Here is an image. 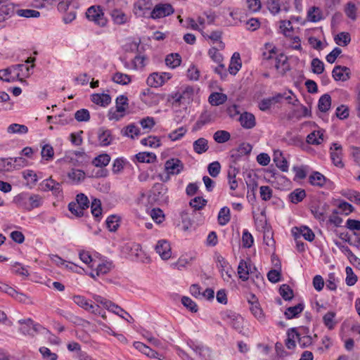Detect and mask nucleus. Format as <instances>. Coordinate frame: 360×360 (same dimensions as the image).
Masks as SVG:
<instances>
[{
  "label": "nucleus",
  "mask_w": 360,
  "mask_h": 360,
  "mask_svg": "<svg viewBox=\"0 0 360 360\" xmlns=\"http://www.w3.org/2000/svg\"><path fill=\"white\" fill-rule=\"evenodd\" d=\"M262 59L264 60L274 61V67L282 75L285 74L290 70V65L288 58L283 53H277L276 47L271 43H266L263 49Z\"/></svg>",
  "instance_id": "nucleus-1"
},
{
  "label": "nucleus",
  "mask_w": 360,
  "mask_h": 360,
  "mask_svg": "<svg viewBox=\"0 0 360 360\" xmlns=\"http://www.w3.org/2000/svg\"><path fill=\"white\" fill-rule=\"evenodd\" d=\"M17 203L27 211L39 207L44 202V198L39 194L22 193L16 196Z\"/></svg>",
  "instance_id": "nucleus-2"
},
{
  "label": "nucleus",
  "mask_w": 360,
  "mask_h": 360,
  "mask_svg": "<svg viewBox=\"0 0 360 360\" xmlns=\"http://www.w3.org/2000/svg\"><path fill=\"white\" fill-rule=\"evenodd\" d=\"M184 169V165L179 158H170L165 162V170L167 175L164 179L162 175H159L162 181H167L170 179V175H177Z\"/></svg>",
  "instance_id": "nucleus-3"
},
{
  "label": "nucleus",
  "mask_w": 360,
  "mask_h": 360,
  "mask_svg": "<svg viewBox=\"0 0 360 360\" xmlns=\"http://www.w3.org/2000/svg\"><path fill=\"white\" fill-rule=\"evenodd\" d=\"M86 17L89 21L93 22L99 27H105L108 22L103 9L100 6H90L86 12Z\"/></svg>",
  "instance_id": "nucleus-4"
},
{
  "label": "nucleus",
  "mask_w": 360,
  "mask_h": 360,
  "mask_svg": "<svg viewBox=\"0 0 360 360\" xmlns=\"http://www.w3.org/2000/svg\"><path fill=\"white\" fill-rule=\"evenodd\" d=\"M39 186L40 189L44 192L51 191L53 195H55L56 197H63V189L61 184L57 182L51 177H49V179L42 181L40 183Z\"/></svg>",
  "instance_id": "nucleus-5"
},
{
  "label": "nucleus",
  "mask_w": 360,
  "mask_h": 360,
  "mask_svg": "<svg viewBox=\"0 0 360 360\" xmlns=\"http://www.w3.org/2000/svg\"><path fill=\"white\" fill-rule=\"evenodd\" d=\"M150 193L149 198L154 202H166L168 200L167 188L162 184H155Z\"/></svg>",
  "instance_id": "nucleus-6"
},
{
  "label": "nucleus",
  "mask_w": 360,
  "mask_h": 360,
  "mask_svg": "<svg viewBox=\"0 0 360 360\" xmlns=\"http://www.w3.org/2000/svg\"><path fill=\"white\" fill-rule=\"evenodd\" d=\"M193 89L191 86H187L182 92L176 91L172 92L168 96L167 101L171 103L173 105L180 106L186 101V97L188 99L193 95Z\"/></svg>",
  "instance_id": "nucleus-7"
},
{
  "label": "nucleus",
  "mask_w": 360,
  "mask_h": 360,
  "mask_svg": "<svg viewBox=\"0 0 360 360\" xmlns=\"http://www.w3.org/2000/svg\"><path fill=\"white\" fill-rule=\"evenodd\" d=\"M72 299L76 304L85 310L95 314H101V309L99 306L89 302L84 296L75 295Z\"/></svg>",
  "instance_id": "nucleus-8"
},
{
  "label": "nucleus",
  "mask_w": 360,
  "mask_h": 360,
  "mask_svg": "<svg viewBox=\"0 0 360 360\" xmlns=\"http://www.w3.org/2000/svg\"><path fill=\"white\" fill-rule=\"evenodd\" d=\"M174 13V8L169 4H160L155 6L150 13V17L153 19L168 16Z\"/></svg>",
  "instance_id": "nucleus-9"
},
{
  "label": "nucleus",
  "mask_w": 360,
  "mask_h": 360,
  "mask_svg": "<svg viewBox=\"0 0 360 360\" xmlns=\"http://www.w3.org/2000/svg\"><path fill=\"white\" fill-rule=\"evenodd\" d=\"M217 266L224 281H229L234 274V271L231 267L229 266L228 262L222 256L219 255L217 257Z\"/></svg>",
  "instance_id": "nucleus-10"
},
{
  "label": "nucleus",
  "mask_w": 360,
  "mask_h": 360,
  "mask_svg": "<svg viewBox=\"0 0 360 360\" xmlns=\"http://www.w3.org/2000/svg\"><path fill=\"white\" fill-rule=\"evenodd\" d=\"M187 345L200 358L206 359L210 356V349L202 344L190 340Z\"/></svg>",
  "instance_id": "nucleus-11"
},
{
  "label": "nucleus",
  "mask_w": 360,
  "mask_h": 360,
  "mask_svg": "<svg viewBox=\"0 0 360 360\" xmlns=\"http://www.w3.org/2000/svg\"><path fill=\"white\" fill-rule=\"evenodd\" d=\"M330 158L333 163L338 167H343L344 164L342 161V148L338 143H333L330 148Z\"/></svg>",
  "instance_id": "nucleus-12"
},
{
  "label": "nucleus",
  "mask_w": 360,
  "mask_h": 360,
  "mask_svg": "<svg viewBox=\"0 0 360 360\" xmlns=\"http://www.w3.org/2000/svg\"><path fill=\"white\" fill-rule=\"evenodd\" d=\"M350 69L345 66L336 65L332 71V76L335 81L345 82L350 78Z\"/></svg>",
  "instance_id": "nucleus-13"
},
{
  "label": "nucleus",
  "mask_w": 360,
  "mask_h": 360,
  "mask_svg": "<svg viewBox=\"0 0 360 360\" xmlns=\"http://www.w3.org/2000/svg\"><path fill=\"white\" fill-rule=\"evenodd\" d=\"M97 136L98 143L101 146H108L114 141V136L111 130L104 127H101L98 129Z\"/></svg>",
  "instance_id": "nucleus-14"
},
{
  "label": "nucleus",
  "mask_w": 360,
  "mask_h": 360,
  "mask_svg": "<svg viewBox=\"0 0 360 360\" xmlns=\"http://www.w3.org/2000/svg\"><path fill=\"white\" fill-rule=\"evenodd\" d=\"M303 330H307V332L301 334L297 331L296 328H291V332L295 333L300 346L302 348H305L309 347L313 343V338L307 334L309 332L307 328H303Z\"/></svg>",
  "instance_id": "nucleus-15"
},
{
  "label": "nucleus",
  "mask_w": 360,
  "mask_h": 360,
  "mask_svg": "<svg viewBox=\"0 0 360 360\" xmlns=\"http://www.w3.org/2000/svg\"><path fill=\"white\" fill-rule=\"evenodd\" d=\"M156 252L162 259H168L171 257V247L169 242L165 240H159L155 245Z\"/></svg>",
  "instance_id": "nucleus-16"
},
{
  "label": "nucleus",
  "mask_w": 360,
  "mask_h": 360,
  "mask_svg": "<svg viewBox=\"0 0 360 360\" xmlns=\"http://www.w3.org/2000/svg\"><path fill=\"white\" fill-rule=\"evenodd\" d=\"M224 319L229 323V324L232 328H233L236 330H239L243 328L242 317L240 315H238L234 312L229 311V312L226 313Z\"/></svg>",
  "instance_id": "nucleus-17"
},
{
  "label": "nucleus",
  "mask_w": 360,
  "mask_h": 360,
  "mask_svg": "<svg viewBox=\"0 0 360 360\" xmlns=\"http://www.w3.org/2000/svg\"><path fill=\"white\" fill-rule=\"evenodd\" d=\"M239 122L245 129H252L256 125L255 117L253 114L245 112L240 115Z\"/></svg>",
  "instance_id": "nucleus-18"
},
{
  "label": "nucleus",
  "mask_w": 360,
  "mask_h": 360,
  "mask_svg": "<svg viewBox=\"0 0 360 360\" xmlns=\"http://www.w3.org/2000/svg\"><path fill=\"white\" fill-rule=\"evenodd\" d=\"M276 4H277V8L278 7V10L277 11V9H272V7L275 6L272 5V1H267V6L273 15L278 14L281 10L284 11L285 12H288L290 8V4L288 0H276L275 2Z\"/></svg>",
  "instance_id": "nucleus-19"
},
{
  "label": "nucleus",
  "mask_w": 360,
  "mask_h": 360,
  "mask_svg": "<svg viewBox=\"0 0 360 360\" xmlns=\"http://www.w3.org/2000/svg\"><path fill=\"white\" fill-rule=\"evenodd\" d=\"M151 3L150 0H138L134 6V12L136 15L143 16L146 12L150 9Z\"/></svg>",
  "instance_id": "nucleus-20"
},
{
  "label": "nucleus",
  "mask_w": 360,
  "mask_h": 360,
  "mask_svg": "<svg viewBox=\"0 0 360 360\" xmlns=\"http://www.w3.org/2000/svg\"><path fill=\"white\" fill-rule=\"evenodd\" d=\"M91 101L102 107L108 106L111 102V97L107 94H94L91 95Z\"/></svg>",
  "instance_id": "nucleus-21"
},
{
  "label": "nucleus",
  "mask_w": 360,
  "mask_h": 360,
  "mask_svg": "<svg viewBox=\"0 0 360 360\" xmlns=\"http://www.w3.org/2000/svg\"><path fill=\"white\" fill-rule=\"evenodd\" d=\"M242 66L240 54L235 52L230 60L229 72L231 75H235Z\"/></svg>",
  "instance_id": "nucleus-22"
},
{
  "label": "nucleus",
  "mask_w": 360,
  "mask_h": 360,
  "mask_svg": "<svg viewBox=\"0 0 360 360\" xmlns=\"http://www.w3.org/2000/svg\"><path fill=\"white\" fill-rule=\"evenodd\" d=\"M327 179L321 173L319 172H313L309 176V182L314 186L319 188L323 187Z\"/></svg>",
  "instance_id": "nucleus-23"
},
{
  "label": "nucleus",
  "mask_w": 360,
  "mask_h": 360,
  "mask_svg": "<svg viewBox=\"0 0 360 360\" xmlns=\"http://www.w3.org/2000/svg\"><path fill=\"white\" fill-rule=\"evenodd\" d=\"M250 273V264L243 259H241L238 266V274L239 278L243 281H246L248 279V275Z\"/></svg>",
  "instance_id": "nucleus-24"
},
{
  "label": "nucleus",
  "mask_w": 360,
  "mask_h": 360,
  "mask_svg": "<svg viewBox=\"0 0 360 360\" xmlns=\"http://www.w3.org/2000/svg\"><path fill=\"white\" fill-rule=\"evenodd\" d=\"M273 160L276 167L282 172H286L288 171V162L285 158L283 156V153L281 152H275Z\"/></svg>",
  "instance_id": "nucleus-25"
},
{
  "label": "nucleus",
  "mask_w": 360,
  "mask_h": 360,
  "mask_svg": "<svg viewBox=\"0 0 360 360\" xmlns=\"http://www.w3.org/2000/svg\"><path fill=\"white\" fill-rule=\"evenodd\" d=\"M304 305L303 303H299L293 307H288L284 313L287 319H291L298 316L304 310Z\"/></svg>",
  "instance_id": "nucleus-26"
},
{
  "label": "nucleus",
  "mask_w": 360,
  "mask_h": 360,
  "mask_svg": "<svg viewBox=\"0 0 360 360\" xmlns=\"http://www.w3.org/2000/svg\"><path fill=\"white\" fill-rule=\"evenodd\" d=\"M307 17L308 20L312 22H319L323 18L321 8L317 6H312L309 8L307 11Z\"/></svg>",
  "instance_id": "nucleus-27"
},
{
  "label": "nucleus",
  "mask_w": 360,
  "mask_h": 360,
  "mask_svg": "<svg viewBox=\"0 0 360 360\" xmlns=\"http://www.w3.org/2000/svg\"><path fill=\"white\" fill-rule=\"evenodd\" d=\"M307 142L311 145H319L323 141V132L322 131H314L307 136Z\"/></svg>",
  "instance_id": "nucleus-28"
},
{
  "label": "nucleus",
  "mask_w": 360,
  "mask_h": 360,
  "mask_svg": "<svg viewBox=\"0 0 360 360\" xmlns=\"http://www.w3.org/2000/svg\"><path fill=\"white\" fill-rule=\"evenodd\" d=\"M193 150L198 154L205 153L208 148V141L205 138H199L193 142Z\"/></svg>",
  "instance_id": "nucleus-29"
},
{
  "label": "nucleus",
  "mask_w": 360,
  "mask_h": 360,
  "mask_svg": "<svg viewBox=\"0 0 360 360\" xmlns=\"http://www.w3.org/2000/svg\"><path fill=\"white\" fill-rule=\"evenodd\" d=\"M331 106V97L328 94L322 95L318 102L319 110L322 112L328 111Z\"/></svg>",
  "instance_id": "nucleus-30"
},
{
  "label": "nucleus",
  "mask_w": 360,
  "mask_h": 360,
  "mask_svg": "<svg viewBox=\"0 0 360 360\" xmlns=\"http://www.w3.org/2000/svg\"><path fill=\"white\" fill-rule=\"evenodd\" d=\"M305 197L306 192L302 188H296L288 195L290 201L294 204L302 202Z\"/></svg>",
  "instance_id": "nucleus-31"
},
{
  "label": "nucleus",
  "mask_w": 360,
  "mask_h": 360,
  "mask_svg": "<svg viewBox=\"0 0 360 360\" xmlns=\"http://www.w3.org/2000/svg\"><path fill=\"white\" fill-rule=\"evenodd\" d=\"M227 100V96L222 93L214 92L210 94L208 101L212 105H219L224 103Z\"/></svg>",
  "instance_id": "nucleus-32"
},
{
  "label": "nucleus",
  "mask_w": 360,
  "mask_h": 360,
  "mask_svg": "<svg viewBox=\"0 0 360 360\" xmlns=\"http://www.w3.org/2000/svg\"><path fill=\"white\" fill-rule=\"evenodd\" d=\"M231 219L230 209L225 206L223 207L219 212L217 220L221 226H225Z\"/></svg>",
  "instance_id": "nucleus-33"
},
{
  "label": "nucleus",
  "mask_w": 360,
  "mask_h": 360,
  "mask_svg": "<svg viewBox=\"0 0 360 360\" xmlns=\"http://www.w3.org/2000/svg\"><path fill=\"white\" fill-rule=\"evenodd\" d=\"M181 57L179 53H170L165 58V64L171 68H175L180 65Z\"/></svg>",
  "instance_id": "nucleus-34"
},
{
  "label": "nucleus",
  "mask_w": 360,
  "mask_h": 360,
  "mask_svg": "<svg viewBox=\"0 0 360 360\" xmlns=\"http://www.w3.org/2000/svg\"><path fill=\"white\" fill-rule=\"evenodd\" d=\"M112 80L118 84L127 85L131 82V78L129 75L117 72L112 76Z\"/></svg>",
  "instance_id": "nucleus-35"
},
{
  "label": "nucleus",
  "mask_w": 360,
  "mask_h": 360,
  "mask_svg": "<svg viewBox=\"0 0 360 360\" xmlns=\"http://www.w3.org/2000/svg\"><path fill=\"white\" fill-rule=\"evenodd\" d=\"M113 264L111 261H105L97 264L96 268V275H105L110 271L113 268Z\"/></svg>",
  "instance_id": "nucleus-36"
},
{
  "label": "nucleus",
  "mask_w": 360,
  "mask_h": 360,
  "mask_svg": "<svg viewBox=\"0 0 360 360\" xmlns=\"http://www.w3.org/2000/svg\"><path fill=\"white\" fill-rule=\"evenodd\" d=\"M111 16L115 23L122 25L127 22L128 18L126 14L120 10L114 9L111 12Z\"/></svg>",
  "instance_id": "nucleus-37"
},
{
  "label": "nucleus",
  "mask_w": 360,
  "mask_h": 360,
  "mask_svg": "<svg viewBox=\"0 0 360 360\" xmlns=\"http://www.w3.org/2000/svg\"><path fill=\"white\" fill-rule=\"evenodd\" d=\"M336 316V313L334 311H328L323 317V322L324 325L329 329L333 330L335 325L337 324V321L335 320Z\"/></svg>",
  "instance_id": "nucleus-38"
},
{
  "label": "nucleus",
  "mask_w": 360,
  "mask_h": 360,
  "mask_svg": "<svg viewBox=\"0 0 360 360\" xmlns=\"http://www.w3.org/2000/svg\"><path fill=\"white\" fill-rule=\"evenodd\" d=\"M134 346L136 349H138L139 351H140L141 352H142L143 354H146L148 356L155 357L156 354H158V353L155 350H153L143 342H135L134 343Z\"/></svg>",
  "instance_id": "nucleus-39"
},
{
  "label": "nucleus",
  "mask_w": 360,
  "mask_h": 360,
  "mask_svg": "<svg viewBox=\"0 0 360 360\" xmlns=\"http://www.w3.org/2000/svg\"><path fill=\"white\" fill-rule=\"evenodd\" d=\"M295 229L297 231L299 235L302 236L306 240L311 242L314 240L315 235L312 230L308 226H302L300 228L295 227Z\"/></svg>",
  "instance_id": "nucleus-40"
},
{
  "label": "nucleus",
  "mask_w": 360,
  "mask_h": 360,
  "mask_svg": "<svg viewBox=\"0 0 360 360\" xmlns=\"http://www.w3.org/2000/svg\"><path fill=\"white\" fill-rule=\"evenodd\" d=\"M8 134H25L28 132V128L24 124L13 123L7 128Z\"/></svg>",
  "instance_id": "nucleus-41"
},
{
  "label": "nucleus",
  "mask_w": 360,
  "mask_h": 360,
  "mask_svg": "<svg viewBox=\"0 0 360 360\" xmlns=\"http://www.w3.org/2000/svg\"><path fill=\"white\" fill-rule=\"evenodd\" d=\"M110 161V157L109 155L106 153L101 154L96 157L93 161L92 164L97 167H103L107 166Z\"/></svg>",
  "instance_id": "nucleus-42"
},
{
  "label": "nucleus",
  "mask_w": 360,
  "mask_h": 360,
  "mask_svg": "<svg viewBox=\"0 0 360 360\" xmlns=\"http://www.w3.org/2000/svg\"><path fill=\"white\" fill-rule=\"evenodd\" d=\"M160 78L161 76H159V72H153L148 76L146 83L151 87L161 86L163 85V80H161Z\"/></svg>",
  "instance_id": "nucleus-43"
},
{
  "label": "nucleus",
  "mask_w": 360,
  "mask_h": 360,
  "mask_svg": "<svg viewBox=\"0 0 360 360\" xmlns=\"http://www.w3.org/2000/svg\"><path fill=\"white\" fill-rule=\"evenodd\" d=\"M334 39L338 45L341 46H346L349 44L351 41V37L348 32H342L338 34L335 37Z\"/></svg>",
  "instance_id": "nucleus-44"
},
{
  "label": "nucleus",
  "mask_w": 360,
  "mask_h": 360,
  "mask_svg": "<svg viewBox=\"0 0 360 360\" xmlns=\"http://www.w3.org/2000/svg\"><path fill=\"white\" fill-rule=\"evenodd\" d=\"M68 176L75 183H79L85 178L84 171L77 169H72L68 174Z\"/></svg>",
  "instance_id": "nucleus-45"
},
{
  "label": "nucleus",
  "mask_w": 360,
  "mask_h": 360,
  "mask_svg": "<svg viewBox=\"0 0 360 360\" xmlns=\"http://www.w3.org/2000/svg\"><path fill=\"white\" fill-rule=\"evenodd\" d=\"M342 195L347 198L349 200L356 203L360 205V192L354 190L343 191Z\"/></svg>",
  "instance_id": "nucleus-46"
},
{
  "label": "nucleus",
  "mask_w": 360,
  "mask_h": 360,
  "mask_svg": "<svg viewBox=\"0 0 360 360\" xmlns=\"http://www.w3.org/2000/svg\"><path fill=\"white\" fill-rule=\"evenodd\" d=\"M214 140L218 143H224L231 139V134L225 130H218L213 136Z\"/></svg>",
  "instance_id": "nucleus-47"
},
{
  "label": "nucleus",
  "mask_w": 360,
  "mask_h": 360,
  "mask_svg": "<svg viewBox=\"0 0 360 360\" xmlns=\"http://www.w3.org/2000/svg\"><path fill=\"white\" fill-rule=\"evenodd\" d=\"M279 293L283 299L286 301L291 300L294 296L293 290L287 284H283L280 286Z\"/></svg>",
  "instance_id": "nucleus-48"
},
{
  "label": "nucleus",
  "mask_w": 360,
  "mask_h": 360,
  "mask_svg": "<svg viewBox=\"0 0 360 360\" xmlns=\"http://www.w3.org/2000/svg\"><path fill=\"white\" fill-rule=\"evenodd\" d=\"M77 205L82 208V210L84 212L89 207V200L86 195L84 193L77 194L76 196Z\"/></svg>",
  "instance_id": "nucleus-49"
},
{
  "label": "nucleus",
  "mask_w": 360,
  "mask_h": 360,
  "mask_svg": "<svg viewBox=\"0 0 360 360\" xmlns=\"http://www.w3.org/2000/svg\"><path fill=\"white\" fill-rule=\"evenodd\" d=\"M91 210L92 215L98 219L102 214L101 202L100 200L95 198L91 204Z\"/></svg>",
  "instance_id": "nucleus-50"
},
{
  "label": "nucleus",
  "mask_w": 360,
  "mask_h": 360,
  "mask_svg": "<svg viewBox=\"0 0 360 360\" xmlns=\"http://www.w3.org/2000/svg\"><path fill=\"white\" fill-rule=\"evenodd\" d=\"M39 352L41 354L43 360H58V356L56 353L52 352L46 347H41Z\"/></svg>",
  "instance_id": "nucleus-51"
},
{
  "label": "nucleus",
  "mask_w": 360,
  "mask_h": 360,
  "mask_svg": "<svg viewBox=\"0 0 360 360\" xmlns=\"http://www.w3.org/2000/svg\"><path fill=\"white\" fill-rule=\"evenodd\" d=\"M41 155L45 160H51L54 155L53 148L50 144H45L41 148Z\"/></svg>",
  "instance_id": "nucleus-52"
},
{
  "label": "nucleus",
  "mask_w": 360,
  "mask_h": 360,
  "mask_svg": "<svg viewBox=\"0 0 360 360\" xmlns=\"http://www.w3.org/2000/svg\"><path fill=\"white\" fill-rule=\"evenodd\" d=\"M249 302L251 304V307L250 309V311L252 313V314L259 321H262L264 319V314H263L262 309L259 307V304L258 303V302L249 301Z\"/></svg>",
  "instance_id": "nucleus-53"
},
{
  "label": "nucleus",
  "mask_w": 360,
  "mask_h": 360,
  "mask_svg": "<svg viewBox=\"0 0 360 360\" xmlns=\"http://www.w3.org/2000/svg\"><path fill=\"white\" fill-rule=\"evenodd\" d=\"M0 12L4 17L8 18L14 14L15 6L12 3H5L0 6Z\"/></svg>",
  "instance_id": "nucleus-54"
},
{
  "label": "nucleus",
  "mask_w": 360,
  "mask_h": 360,
  "mask_svg": "<svg viewBox=\"0 0 360 360\" xmlns=\"http://www.w3.org/2000/svg\"><path fill=\"white\" fill-rule=\"evenodd\" d=\"M140 134L139 128L136 126L134 124H130L127 126L123 131V135L130 137L131 139L134 138V136H139Z\"/></svg>",
  "instance_id": "nucleus-55"
},
{
  "label": "nucleus",
  "mask_w": 360,
  "mask_h": 360,
  "mask_svg": "<svg viewBox=\"0 0 360 360\" xmlns=\"http://www.w3.org/2000/svg\"><path fill=\"white\" fill-rule=\"evenodd\" d=\"M120 219L116 215H110L106 219V225L110 231H115L119 226Z\"/></svg>",
  "instance_id": "nucleus-56"
},
{
  "label": "nucleus",
  "mask_w": 360,
  "mask_h": 360,
  "mask_svg": "<svg viewBox=\"0 0 360 360\" xmlns=\"http://www.w3.org/2000/svg\"><path fill=\"white\" fill-rule=\"evenodd\" d=\"M13 158H0V171L6 172L15 169L16 166L12 162Z\"/></svg>",
  "instance_id": "nucleus-57"
},
{
  "label": "nucleus",
  "mask_w": 360,
  "mask_h": 360,
  "mask_svg": "<svg viewBox=\"0 0 360 360\" xmlns=\"http://www.w3.org/2000/svg\"><path fill=\"white\" fill-rule=\"evenodd\" d=\"M115 103H116V108H117V111L125 112V110L129 105L128 98L124 95H120L118 97H117Z\"/></svg>",
  "instance_id": "nucleus-58"
},
{
  "label": "nucleus",
  "mask_w": 360,
  "mask_h": 360,
  "mask_svg": "<svg viewBox=\"0 0 360 360\" xmlns=\"http://www.w3.org/2000/svg\"><path fill=\"white\" fill-rule=\"evenodd\" d=\"M243 247L245 248H250L254 243V239L252 234L246 229L243 232L242 236Z\"/></svg>",
  "instance_id": "nucleus-59"
},
{
  "label": "nucleus",
  "mask_w": 360,
  "mask_h": 360,
  "mask_svg": "<svg viewBox=\"0 0 360 360\" xmlns=\"http://www.w3.org/2000/svg\"><path fill=\"white\" fill-rule=\"evenodd\" d=\"M345 272L347 275L345 279L346 284L349 286L354 285L357 281V277L354 274L352 268L350 266H347L345 269Z\"/></svg>",
  "instance_id": "nucleus-60"
},
{
  "label": "nucleus",
  "mask_w": 360,
  "mask_h": 360,
  "mask_svg": "<svg viewBox=\"0 0 360 360\" xmlns=\"http://www.w3.org/2000/svg\"><path fill=\"white\" fill-rule=\"evenodd\" d=\"M311 65L312 72L315 74L320 75L324 71L323 63L317 58L311 60Z\"/></svg>",
  "instance_id": "nucleus-61"
},
{
  "label": "nucleus",
  "mask_w": 360,
  "mask_h": 360,
  "mask_svg": "<svg viewBox=\"0 0 360 360\" xmlns=\"http://www.w3.org/2000/svg\"><path fill=\"white\" fill-rule=\"evenodd\" d=\"M186 131L187 129L185 127H181L169 133L168 137L172 141H177L181 139L186 134Z\"/></svg>",
  "instance_id": "nucleus-62"
},
{
  "label": "nucleus",
  "mask_w": 360,
  "mask_h": 360,
  "mask_svg": "<svg viewBox=\"0 0 360 360\" xmlns=\"http://www.w3.org/2000/svg\"><path fill=\"white\" fill-rule=\"evenodd\" d=\"M345 13L351 20H355L356 19V7L354 3L349 2L347 4Z\"/></svg>",
  "instance_id": "nucleus-63"
},
{
  "label": "nucleus",
  "mask_w": 360,
  "mask_h": 360,
  "mask_svg": "<svg viewBox=\"0 0 360 360\" xmlns=\"http://www.w3.org/2000/svg\"><path fill=\"white\" fill-rule=\"evenodd\" d=\"M190 205L196 210L202 209L207 204V200L202 197H195L192 199L190 202Z\"/></svg>",
  "instance_id": "nucleus-64"
}]
</instances>
